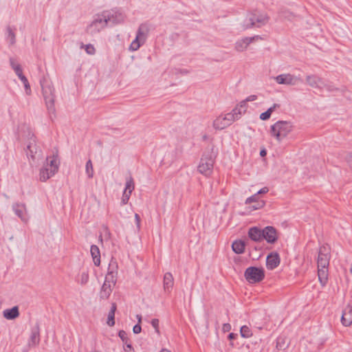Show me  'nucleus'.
<instances>
[{"instance_id":"obj_1","label":"nucleus","mask_w":352,"mask_h":352,"mask_svg":"<svg viewBox=\"0 0 352 352\" xmlns=\"http://www.w3.org/2000/svg\"><path fill=\"white\" fill-rule=\"evenodd\" d=\"M124 17L121 14L118 16H110L108 11L95 16L93 21L87 26V32L90 35H95L99 33L108 24V22L118 23L123 21Z\"/></svg>"},{"instance_id":"obj_2","label":"nucleus","mask_w":352,"mask_h":352,"mask_svg":"<svg viewBox=\"0 0 352 352\" xmlns=\"http://www.w3.org/2000/svg\"><path fill=\"white\" fill-rule=\"evenodd\" d=\"M293 129L292 122L279 120L271 126L270 132L271 135L280 142L292 131Z\"/></svg>"},{"instance_id":"obj_3","label":"nucleus","mask_w":352,"mask_h":352,"mask_svg":"<svg viewBox=\"0 0 352 352\" xmlns=\"http://www.w3.org/2000/svg\"><path fill=\"white\" fill-rule=\"evenodd\" d=\"M41 84L42 87L43 96L45 100L47 111L50 115H54L55 116V90L54 86L50 82L45 79L41 80ZM50 116L52 117V116Z\"/></svg>"},{"instance_id":"obj_4","label":"nucleus","mask_w":352,"mask_h":352,"mask_svg":"<svg viewBox=\"0 0 352 352\" xmlns=\"http://www.w3.org/2000/svg\"><path fill=\"white\" fill-rule=\"evenodd\" d=\"M58 170V164L56 157L53 156L50 160L47 157L45 164H44L43 167L40 169L39 180L42 182H45L47 179L54 176Z\"/></svg>"},{"instance_id":"obj_5","label":"nucleus","mask_w":352,"mask_h":352,"mask_svg":"<svg viewBox=\"0 0 352 352\" xmlns=\"http://www.w3.org/2000/svg\"><path fill=\"white\" fill-rule=\"evenodd\" d=\"M268 19L269 18L265 14L255 10L248 15L246 23L244 24V29L251 28L254 26L259 28L266 24Z\"/></svg>"},{"instance_id":"obj_6","label":"nucleus","mask_w":352,"mask_h":352,"mask_svg":"<svg viewBox=\"0 0 352 352\" xmlns=\"http://www.w3.org/2000/svg\"><path fill=\"white\" fill-rule=\"evenodd\" d=\"M149 30L150 29L147 24H141L138 30L135 40L130 45L129 50L131 51L138 50L145 43Z\"/></svg>"},{"instance_id":"obj_7","label":"nucleus","mask_w":352,"mask_h":352,"mask_svg":"<svg viewBox=\"0 0 352 352\" xmlns=\"http://www.w3.org/2000/svg\"><path fill=\"white\" fill-rule=\"evenodd\" d=\"M244 276L248 283H256L264 279L265 272L263 268L249 267L245 270Z\"/></svg>"},{"instance_id":"obj_8","label":"nucleus","mask_w":352,"mask_h":352,"mask_svg":"<svg viewBox=\"0 0 352 352\" xmlns=\"http://www.w3.org/2000/svg\"><path fill=\"white\" fill-rule=\"evenodd\" d=\"M28 143H27V155L29 158H31L33 161L38 158L41 155V150L36 144V138L34 135L28 130L27 135Z\"/></svg>"},{"instance_id":"obj_9","label":"nucleus","mask_w":352,"mask_h":352,"mask_svg":"<svg viewBox=\"0 0 352 352\" xmlns=\"http://www.w3.org/2000/svg\"><path fill=\"white\" fill-rule=\"evenodd\" d=\"M234 114L228 113L220 115L213 122L214 128L217 130H222L229 126L237 120V116H234Z\"/></svg>"},{"instance_id":"obj_10","label":"nucleus","mask_w":352,"mask_h":352,"mask_svg":"<svg viewBox=\"0 0 352 352\" xmlns=\"http://www.w3.org/2000/svg\"><path fill=\"white\" fill-rule=\"evenodd\" d=\"M214 159L212 155H204L198 166V170L200 173L209 176L213 170Z\"/></svg>"},{"instance_id":"obj_11","label":"nucleus","mask_w":352,"mask_h":352,"mask_svg":"<svg viewBox=\"0 0 352 352\" xmlns=\"http://www.w3.org/2000/svg\"><path fill=\"white\" fill-rule=\"evenodd\" d=\"M330 258V248L327 245L320 246L317 259L318 267H328Z\"/></svg>"},{"instance_id":"obj_12","label":"nucleus","mask_w":352,"mask_h":352,"mask_svg":"<svg viewBox=\"0 0 352 352\" xmlns=\"http://www.w3.org/2000/svg\"><path fill=\"white\" fill-rule=\"evenodd\" d=\"M118 264L116 261H111L109 265L108 273L105 276L104 283L115 286L117 281Z\"/></svg>"},{"instance_id":"obj_13","label":"nucleus","mask_w":352,"mask_h":352,"mask_svg":"<svg viewBox=\"0 0 352 352\" xmlns=\"http://www.w3.org/2000/svg\"><path fill=\"white\" fill-rule=\"evenodd\" d=\"M277 83L280 85H295L301 81V78L290 74H284L277 76L275 78Z\"/></svg>"},{"instance_id":"obj_14","label":"nucleus","mask_w":352,"mask_h":352,"mask_svg":"<svg viewBox=\"0 0 352 352\" xmlns=\"http://www.w3.org/2000/svg\"><path fill=\"white\" fill-rule=\"evenodd\" d=\"M278 237V232L273 226H267L263 229V239H265L268 243L274 244Z\"/></svg>"},{"instance_id":"obj_15","label":"nucleus","mask_w":352,"mask_h":352,"mask_svg":"<svg viewBox=\"0 0 352 352\" xmlns=\"http://www.w3.org/2000/svg\"><path fill=\"white\" fill-rule=\"evenodd\" d=\"M261 39V37L259 36H254L252 37H245L243 38L235 43V50L237 52H243L248 47V46L253 41Z\"/></svg>"},{"instance_id":"obj_16","label":"nucleus","mask_w":352,"mask_h":352,"mask_svg":"<svg viewBox=\"0 0 352 352\" xmlns=\"http://www.w3.org/2000/svg\"><path fill=\"white\" fill-rule=\"evenodd\" d=\"M305 81L312 88L322 89V85H323L322 79L315 74L307 75Z\"/></svg>"},{"instance_id":"obj_17","label":"nucleus","mask_w":352,"mask_h":352,"mask_svg":"<svg viewBox=\"0 0 352 352\" xmlns=\"http://www.w3.org/2000/svg\"><path fill=\"white\" fill-rule=\"evenodd\" d=\"M341 322L345 327H349L352 324V307L350 305H347L343 310Z\"/></svg>"},{"instance_id":"obj_18","label":"nucleus","mask_w":352,"mask_h":352,"mask_svg":"<svg viewBox=\"0 0 352 352\" xmlns=\"http://www.w3.org/2000/svg\"><path fill=\"white\" fill-rule=\"evenodd\" d=\"M248 236L255 242H260L263 240V229L252 227L248 230Z\"/></svg>"},{"instance_id":"obj_19","label":"nucleus","mask_w":352,"mask_h":352,"mask_svg":"<svg viewBox=\"0 0 352 352\" xmlns=\"http://www.w3.org/2000/svg\"><path fill=\"white\" fill-rule=\"evenodd\" d=\"M280 264V257L278 253H271L267 256L266 265L267 269L274 270Z\"/></svg>"},{"instance_id":"obj_20","label":"nucleus","mask_w":352,"mask_h":352,"mask_svg":"<svg viewBox=\"0 0 352 352\" xmlns=\"http://www.w3.org/2000/svg\"><path fill=\"white\" fill-rule=\"evenodd\" d=\"M174 285V279L171 273L167 272L164 276V288L165 292H170Z\"/></svg>"},{"instance_id":"obj_21","label":"nucleus","mask_w":352,"mask_h":352,"mask_svg":"<svg viewBox=\"0 0 352 352\" xmlns=\"http://www.w3.org/2000/svg\"><path fill=\"white\" fill-rule=\"evenodd\" d=\"M113 287L109 283L104 282L100 292V298L104 300L107 299L110 296Z\"/></svg>"},{"instance_id":"obj_22","label":"nucleus","mask_w":352,"mask_h":352,"mask_svg":"<svg viewBox=\"0 0 352 352\" xmlns=\"http://www.w3.org/2000/svg\"><path fill=\"white\" fill-rule=\"evenodd\" d=\"M290 342L285 336H279L276 342V349L278 351H285L289 346Z\"/></svg>"},{"instance_id":"obj_23","label":"nucleus","mask_w":352,"mask_h":352,"mask_svg":"<svg viewBox=\"0 0 352 352\" xmlns=\"http://www.w3.org/2000/svg\"><path fill=\"white\" fill-rule=\"evenodd\" d=\"M40 342V334L39 329L36 328L32 331L31 336L28 342V346L30 347L36 346L39 344Z\"/></svg>"},{"instance_id":"obj_24","label":"nucleus","mask_w":352,"mask_h":352,"mask_svg":"<svg viewBox=\"0 0 352 352\" xmlns=\"http://www.w3.org/2000/svg\"><path fill=\"white\" fill-rule=\"evenodd\" d=\"M90 252L95 265L99 266L100 264V253L98 247L96 245H92Z\"/></svg>"},{"instance_id":"obj_25","label":"nucleus","mask_w":352,"mask_h":352,"mask_svg":"<svg viewBox=\"0 0 352 352\" xmlns=\"http://www.w3.org/2000/svg\"><path fill=\"white\" fill-rule=\"evenodd\" d=\"M327 267H318V279L322 286L325 285L328 279Z\"/></svg>"},{"instance_id":"obj_26","label":"nucleus","mask_w":352,"mask_h":352,"mask_svg":"<svg viewBox=\"0 0 352 352\" xmlns=\"http://www.w3.org/2000/svg\"><path fill=\"white\" fill-rule=\"evenodd\" d=\"M19 315V309L17 307H14L12 309H8L3 311V316L8 320H12L17 318Z\"/></svg>"},{"instance_id":"obj_27","label":"nucleus","mask_w":352,"mask_h":352,"mask_svg":"<svg viewBox=\"0 0 352 352\" xmlns=\"http://www.w3.org/2000/svg\"><path fill=\"white\" fill-rule=\"evenodd\" d=\"M245 247V242L241 240L235 241L232 243V250L236 254H239L244 252Z\"/></svg>"},{"instance_id":"obj_28","label":"nucleus","mask_w":352,"mask_h":352,"mask_svg":"<svg viewBox=\"0 0 352 352\" xmlns=\"http://www.w3.org/2000/svg\"><path fill=\"white\" fill-rule=\"evenodd\" d=\"M13 209L14 210L15 214L20 217L23 221H25L27 220L25 217V207L23 204H15L13 206Z\"/></svg>"},{"instance_id":"obj_29","label":"nucleus","mask_w":352,"mask_h":352,"mask_svg":"<svg viewBox=\"0 0 352 352\" xmlns=\"http://www.w3.org/2000/svg\"><path fill=\"white\" fill-rule=\"evenodd\" d=\"M117 306L115 302L111 304V309L108 314V318L107 323L109 327H113L115 324V312L116 311Z\"/></svg>"},{"instance_id":"obj_30","label":"nucleus","mask_w":352,"mask_h":352,"mask_svg":"<svg viewBox=\"0 0 352 352\" xmlns=\"http://www.w3.org/2000/svg\"><path fill=\"white\" fill-rule=\"evenodd\" d=\"M241 336L243 338H250L252 336V331L250 328L246 325H243L241 327L240 329Z\"/></svg>"},{"instance_id":"obj_31","label":"nucleus","mask_w":352,"mask_h":352,"mask_svg":"<svg viewBox=\"0 0 352 352\" xmlns=\"http://www.w3.org/2000/svg\"><path fill=\"white\" fill-rule=\"evenodd\" d=\"M85 171L89 178L93 177L94 172L92 162L91 160H89L86 163Z\"/></svg>"},{"instance_id":"obj_32","label":"nucleus","mask_w":352,"mask_h":352,"mask_svg":"<svg viewBox=\"0 0 352 352\" xmlns=\"http://www.w3.org/2000/svg\"><path fill=\"white\" fill-rule=\"evenodd\" d=\"M135 188V184L133 179L131 176H129L126 181V186L124 190L133 191Z\"/></svg>"},{"instance_id":"obj_33","label":"nucleus","mask_w":352,"mask_h":352,"mask_svg":"<svg viewBox=\"0 0 352 352\" xmlns=\"http://www.w3.org/2000/svg\"><path fill=\"white\" fill-rule=\"evenodd\" d=\"M7 32H8V40L9 41L11 45H14L16 42L15 38V34L11 29L10 26L7 28Z\"/></svg>"},{"instance_id":"obj_34","label":"nucleus","mask_w":352,"mask_h":352,"mask_svg":"<svg viewBox=\"0 0 352 352\" xmlns=\"http://www.w3.org/2000/svg\"><path fill=\"white\" fill-rule=\"evenodd\" d=\"M81 48H84L88 54L93 55L96 53V49L91 44L82 45Z\"/></svg>"},{"instance_id":"obj_35","label":"nucleus","mask_w":352,"mask_h":352,"mask_svg":"<svg viewBox=\"0 0 352 352\" xmlns=\"http://www.w3.org/2000/svg\"><path fill=\"white\" fill-rule=\"evenodd\" d=\"M10 65L12 67V69L14 70L15 73L20 72L22 69L21 67V65L18 64L14 58L10 59Z\"/></svg>"},{"instance_id":"obj_36","label":"nucleus","mask_w":352,"mask_h":352,"mask_svg":"<svg viewBox=\"0 0 352 352\" xmlns=\"http://www.w3.org/2000/svg\"><path fill=\"white\" fill-rule=\"evenodd\" d=\"M88 280H89L88 273L86 272H82V274L80 276V279H79L80 283L81 285H85L88 282Z\"/></svg>"},{"instance_id":"obj_37","label":"nucleus","mask_w":352,"mask_h":352,"mask_svg":"<svg viewBox=\"0 0 352 352\" xmlns=\"http://www.w3.org/2000/svg\"><path fill=\"white\" fill-rule=\"evenodd\" d=\"M21 81H22V82L24 85L25 89V91H26V94L27 95H30V94H31V89H30V83H29L27 78L26 77L22 78Z\"/></svg>"},{"instance_id":"obj_38","label":"nucleus","mask_w":352,"mask_h":352,"mask_svg":"<svg viewBox=\"0 0 352 352\" xmlns=\"http://www.w3.org/2000/svg\"><path fill=\"white\" fill-rule=\"evenodd\" d=\"M245 107H241V104L239 106H236L232 111L230 112V113H236L234 116H237V120L239 119L240 116L241 115V109L245 108Z\"/></svg>"},{"instance_id":"obj_39","label":"nucleus","mask_w":352,"mask_h":352,"mask_svg":"<svg viewBox=\"0 0 352 352\" xmlns=\"http://www.w3.org/2000/svg\"><path fill=\"white\" fill-rule=\"evenodd\" d=\"M257 99V96L256 95H251L248 96L245 100L241 102V107H245L247 102L254 101Z\"/></svg>"},{"instance_id":"obj_40","label":"nucleus","mask_w":352,"mask_h":352,"mask_svg":"<svg viewBox=\"0 0 352 352\" xmlns=\"http://www.w3.org/2000/svg\"><path fill=\"white\" fill-rule=\"evenodd\" d=\"M151 324L152 326L153 327V328L155 329V332L157 333V334H160V329H159V320L157 319V318H154L151 320Z\"/></svg>"},{"instance_id":"obj_41","label":"nucleus","mask_w":352,"mask_h":352,"mask_svg":"<svg viewBox=\"0 0 352 352\" xmlns=\"http://www.w3.org/2000/svg\"><path fill=\"white\" fill-rule=\"evenodd\" d=\"M256 201H259L258 199V195H257V194H254V195L248 197L245 200V204H251L252 202L256 203Z\"/></svg>"},{"instance_id":"obj_42","label":"nucleus","mask_w":352,"mask_h":352,"mask_svg":"<svg viewBox=\"0 0 352 352\" xmlns=\"http://www.w3.org/2000/svg\"><path fill=\"white\" fill-rule=\"evenodd\" d=\"M265 204V203L263 200L256 201V204L253 205L252 208L254 210L260 209L264 207Z\"/></svg>"},{"instance_id":"obj_43","label":"nucleus","mask_w":352,"mask_h":352,"mask_svg":"<svg viewBox=\"0 0 352 352\" xmlns=\"http://www.w3.org/2000/svg\"><path fill=\"white\" fill-rule=\"evenodd\" d=\"M119 337L122 339L123 342L127 341V333L124 330H120L118 333Z\"/></svg>"},{"instance_id":"obj_44","label":"nucleus","mask_w":352,"mask_h":352,"mask_svg":"<svg viewBox=\"0 0 352 352\" xmlns=\"http://www.w3.org/2000/svg\"><path fill=\"white\" fill-rule=\"evenodd\" d=\"M270 114L266 111L260 115V119L262 120H267L270 118Z\"/></svg>"},{"instance_id":"obj_45","label":"nucleus","mask_w":352,"mask_h":352,"mask_svg":"<svg viewBox=\"0 0 352 352\" xmlns=\"http://www.w3.org/2000/svg\"><path fill=\"white\" fill-rule=\"evenodd\" d=\"M142 331V327L140 324H135L133 328V331L134 333L138 334L140 333Z\"/></svg>"},{"instance_id":"obj_46","label":"nucleus","mask_w":352,"mask_h":352,"mask_svg":"<svg viewBox=\"0 0 352 352\" xmlns=\"http://www.w3.org/2000/svg\"><path fill=\"white\" fill-rule=\"evenodd\" d=\"M135 223H136V225H137V228H138V230H140L141 219H140V217L137 213L135 214Z\"/></svg>"},{"instance_id":"obj_47","label":"nucleus","mask_w":352,"mask_h":352,"mask_svg":"<svg viewBox=\"0 0 352 352\" xmlns=\"http://www.w3.org/2000/svg\"><path fill=\"white\" fill-rule=\"evenodd\" d=\"M231 329V325L229 323H225L223 324L222 330L223 332H228Z\"/></svg>"},{"instance_id":"obj_48","label":"nucleus","mask_w":352,"mask_h":352,"mask_svg":"<svg viewBox=\"0 0 352 352\" xmlns=\"http://www.w3.org/2000/svg\"><path fill=\"white\" fill-rule=\"evenodd\" d=\"M280 105L278 104H274L272 107H270L267 111L271 115L272 112L276 109L279 108Z\"/></svg>"},{"instance_id":"obj_49","label":"nucleus","mask_w":352,"mask_h":352,"mask_svg":"<svg viewBox=\"0 0 352 352\" xmlns=\"http://www.w3.org/2000/svg\"><path fill=\"white\" fill-rule=\"evenodd\" d=\"M280 105L278 104H274L272 107H270L267 111L271 115L272 112L276 109L279 108Z\"/></svg>"},{"instance_id":"obj_50","label":"nucleus","mask_w":352,"mask_h":352,"mask_svg":"<svg viewBox=\"0 0 352 352\" xmlns=\"http://www.w3.org/2000/svg\"><path fill=\"white\" fill-rule=\"evenodd\" d=\"M269 191V188L267 187H263L260 190L257 192V195L261 194H265Z\"/></svg>"},{"instance_id":"obj_51","label":"nucleus","mask_w":352,"mask_h":352,"mask_svg":"<svg viewBox=\"0 0 352 352\" xmlns=\"http://www.w3.org/2000/svg\"><path fill=\"white\" fill-rule=\"evenodd\" d=\"M129 200V197H127L126 195H122V200H121V204L122 205H125V204H126L128 203Z\"/></svg>"},{"instance_id":"obj_52","label":"nucleus","mask_w":352,"mask_h":352,"mask_svg":"<svg viewBox=\"0 0 352 352\" xmlns=\"http://www.w3.org/2000/svg\"><path fill=\"white\" fill-rule=\"evenodd\" d=\"M132 192L133 191L124 190L123 195H126L127 197L130 198Z\"/></svg>"},{"instance_id":"obj_53","label":"nucleus","mask_w":352,"mask_h":352,"mask_svg":"<svg viewBox=\"0 0 352 352\" xmlns=\"http://www.w3.org/2000/svg\"><path fill=\"white\" fill-rule=\"evenodd\" d=\"M16 74L19 76V78L21 79V80H22V78L25 77V76L23 74V71H22V70H21L20 72H17V73H16Z\"/></svg>"},{"instance_id":"obj_54","label":"nucleus","mask_w":352,"mask_h":352,"mask_svg":"<svg viewBox=\"0 0 352 352\" xmlns=\"http://www.w3.org/2000/svg\"><path fill=\"white\" fill-rule=\"evenodd\" d=\"M325 87L328 91H332L333 89L331 87V86L326 85L324 82L323 85H322V88Z\"/></svg>"},{"instance_id":"obj_55","label":"nucleus","mask_w":352,"mask_h":352,"mask_svg":"<svg viewBox=\"0 0 352 352\" xmlns=\"http://www.w3.org/2000/svg\"><path fill=\"white\" fill-rule=\"evenodd\" d=\"M136 318H137V319H138V324H140V323L142 322V316H141V315L138 314V315L136 316Z\"/></svg>"},{"instance_id":"obj_56","label":"nucleus","mask_w":352,"mask_h":352,"mask_svg":"<svg viewBox=\"0 0 352 352\" xmlns=\"http://www.w3.org/2000/svg\"><path fill=\"white\" fill-rule=\"evenodd\" d=\"M260 155H261V156H265V155H266V151H265V150H262V151H261V152H260Z\"/></svg>"},{"instance_id":"obj_57","label":"nucleus","mask_w":352,"mask_h":352,"mask_svg":"<svg viewBox=\"0 0 352 352\" xmlns=\"http://www.w3.org/2000/svg\"><path fill=\"white\" fill-rule=\"evenodd\" d=\"M234 336H235L234 334L233 333H231L229 334L228 338H229V339L231 340V339H234Z\"/></svg>"},{"instance_id":"obj_58","label":"nucleus","mask_w":352,"mask_h":352,"mask_svg":"<svg viewBox=\"0 0 352 352\" xmlns=\"http://www.w3.org/2000/svg\"><path fill=\"white\" fill-rule=\"evenodd\" d=\"M349 163H350L351 166L352 167V155H350V157H349Z\"/></svg>"},{"instance_id":"obj_59","label":"nucleus","mask_w":352,"mask_h":352,"mask_svg":"<svg viewBox=\"0 0 352 352\" xmlns=\"http://www.w3.org/2000/svg\"><path fill=\"white\" fill-rule=\"evenodd\" d=\"M160 352H170V351L168 349H163L160 351Z\"/></svg>"},{"instance_id":"obj_60","label":"nucleus","mask_w":352,"mask_h":352,"mask_svg":"<svg viewBox=\"0 0 352 352\" xmlns=\"http://www.w3.org/2000/svg\"><path fill=\"white\" fill-rule=\"evenodd\" d=\"M203 139H204V140H206V139H207V136H206V135H204V136L203 137Z\"/></svg>"},{"instance_id":"obj_61","label":"nucleus","mask_w":352,"mask_h":352,"mask_svg":"<svg viewBox=\"0 0 352 352\" xmlns=\"http://www.w3.org/2000/svg\"><path fill=\"white\" fill-rule=\"evenodd\" d=\"M127 347H129V348H131V344H127Z\"/></svg>"}]
</instances>
